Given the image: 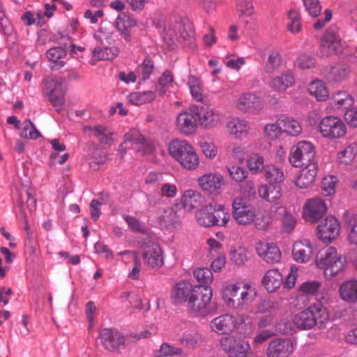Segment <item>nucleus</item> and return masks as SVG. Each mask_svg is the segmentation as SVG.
Here are the masks:
<instances>
[{
    "label": "nucleus",
    "mask_w": 357,
    "mask_h": 357,
    "mask_svg": "<svg viewBox=\"0 0 357 357\" xmlns=\"http://www.w3.org/2000/svg\"><path fill=\"white\" fill-rule=\"evenodd\" d=\"M213 290L211 287H195L194 294L187 304L188 311L195 315L205 317L213 314L217 305L212 302Z\"/></svg>",
    "instance_id": "nucleus-1"
},
{
    "label": "nucleus",
    "mask_w": 357,
    "mask_h": 357,
    "mask_svg": "<svg viewBox=\"0 0 357 357\" xmlns=\"http://www.w3.org/2000/svg\"><path fill=\"white\" fill-rule=\"evenodd\" d=\"M328 320L327 310L321 303H316L294 315L293 322L301 330H309L319 323L322 325ZM321 326H319L321 328Z\"/></svg>",
    "instance_id": "nucleus-2"
},
{
    "label": "nucleus",
    "mask_w": 357,
    "mask_h": 357,
    "mask_svg": "<svg viewBox=\"0 0 357 357\" xmlns=\"http://www.w3.org/2000/svg\"><path fill=\"white\" fill-rule=\"evenodd\" d=\"M169 152L185 169L194 170L199 166V157L193 147L186 141H172L169 146Z\"/></svg>",
    "instance_id": "nucleus-3"
},
{
    "label": "nucleus",
    "mask_w": 357,
    "mask_h": 357,
    "mask_svg": "<svg viewBox=\"0 0 357 357\" xmlns=\"http://www.w3.org/2000/svg\"><path fill=\"white\" fill-rule=\"evenodd\" d=\"M314 156L315 151L312 143L300 142L291 148L289 160L294 167H301L309 163H316Z\"/></svg>",
    "instance_id": "nucleus-4"
},
{
    "label": "nucleus",
    "mask_w": 357,
    "mask_h": 357,
    "mask_svg": "<svg viewBox=\"0 0 357 357\" xmlns=\"http://www.w3.org/2000/svg\"><path fill=\"white\" fill-rule=\"evenodd\" d=\"M319 130L324 137L335 139L341 138L346 135L347 126L340 118L328 116L320 121Z\"/></svg>",
    "instance_id": "nucleus-5"
},
{
    "label": "nucleus",
    "mask_w": 357,
    "mask_h": 357,
    "mask_svg": "<svg viewBox=\"0 0 357 357\" xmlns=\"http://www.w3.org/2000/svg\"><path fill=\"white\" fill-rule=\"evenodd\" d=\"M232 216L238 225H249L256 218V210L245 199L236 197L232 203Z\"/></svg>",
    "instance_id": "nucleus-6"
},
{
    "label": "nucleus",
    "mask_w": 357,
    "mask_h": 357,
    "mask_svg": "<svg viewBox=\"0 0 357 357\" xmlns=\"http://www.w3.org/2000/svg\"><path fill=\"white\" fill-rule=\"evenodd\" d=\"M66 79L61 77H54L46 82V96L56 111L60 112L65 102V91L62 84Z\"/></svg>",
    "instance_id": "nucleus-7"
},
{
    "label": "nucleus",
    "mask_w": 357,
    "mask_h": 357,
    "mask_svg": "<svg viewBox=\"0 0 357 357\" xmlns=\"http://www.w3.org/2000/svg\"><path fill=\"white\" fill-rule=\"evenodd\" d=\"M320 47L322 55L325 56L342 53L343 47L336 27L331 26L326 31L321 37Z\"/></svg>",
    "instance_id": "nucleus-8"
},
{
    "label": "nucleus",
    "mask_w": 357,
    "mask_h": 357,
    "mask_svg": "<svg viewBox=\"0 0 357 357\" xmlns=\"http://www.w3.org/2000/svg\"><path fill=\"white\" fill-rule=\"evenodd\" d=\"M98 339L101 345L110 352H119L125 346L126 337L116 329H101L99 331Z\"/></svg>",
    "instance_id": "nucleus-9"
},
{
    "label": "nucleus",
    "mask_w": 357,
    "mask_h": 357,
    "mask_svg": "<svg viewBox=\"0 0 357 357\" xmlns=\"http://www.w3.org/2000/svg\"><path fill=\"white\" fill-rule=\"evenodd\" d=\"M220 347L229 357H248L250 351L247 342L233 335L222 337Z\"/></svg>",
    "instance_id": "nucleus-10"
},
{
    "label": "nucleus",
    "mask_w": 357,
    "mask_h": 357,
    "mask_svg": "<svg viewBox=\"0 0 357 357\" xmlns=\"http://www.w3.org/2000/svg\"><path fill=\"white\" fill-rule=\"evenodd\" d=\"M318 238L323 243H332L340 230V224L333 216H327L317 227Z\"/></svg>",
    "instance_id": "nucleus-11"
},
{
    "label": "nucleus",
    "mask_w": 357,
    "mask_h": 357,
    "mask_svg": "<svg viewBox=\"0 0 357 357\" xmlns=\"http://www.w3.org/2000/svg\"><path fill=\"white\" fill-rule=\"evenodd\" d=\"M327 206L321 198L308 199L303 207V217L310 223L318 222L326 213Z\"/></svg>",
    "instance_id": "nucleus-12"
},
{
    "label": "nucleus",
    "mask_w": 357,
    "mask_h": 357,
    "mask_svg": "<svg viewBox=\"0 0 357 357\" xmlns=\"http://www.w3.org/2000/svg\"><path fill=\"white\" fill-rule=\"evenodd\" d=\"M236 107L243 113L259 114L263 109L264 100L255 93H245L238 98Z\"/></svg>",
    "instance_id": "nucleus-13"
},
{
    "label": "nucleus",
    "mask_w": 357,
    "mask_h": 357,
    "mask_svg": "<svg viewBox=\"0 0 357 357\" xmlns=\"http://www.w3.org/2000/svg\"><path fill=\"white\" fill-rule=\"evenodd\" d=\"M351 71V67L349 64L337 63L324 68L322 70V74L329 82L340 83L349 77Z\"/></svg>",
    "instance_id": "nucleus-14"
},
{
    "label": "nucleus",
    "mask_w": 357,
    "mask_h": 357,
    "mask_svg": "<svg viewBox=\"0 0 357 357\" xmlns=\"http://www.w3.org/2000/svg\"><path fill=\"white\" fill-rule=\"evenodd\" d=\"M294 351V346L289 339L275 338L272 340L266 349L267 357H289Z\"/></svg>",
    "instance_id": "nucleus-15"
},
{
    "label": "nucleus",
    "mask_w": 357,
    "mask_h": 357,
    "mask_svg": "<svg viewBox=\"0 0 357 357\" xmlns=\"http://www.w3.org/2000/svg\"><path fill=\"white\" fill-rule=\"evenodd\" d=\"M123 219L126 220L129 229L132 231L138 232L147 236L144 238V245L151 244L158 245L160 244L155 235L139 219L128 215H124Z\"/></svg>",
    "instance_id": "nucleus-16"
},
{
    "label": "nucleus",
    "mask_w": 357,
    "mask_h": 357,
    "mask_svg": "<svg viewBox=\"0 0 357 357\" xmlns=\"http://www.w3.org/2000/svg\"><path fill=\"white\" fill-rule=\"evenodd\" d=\"M236 319L230 314H222L213 319L210 324L211 330L219 334H229L236 328Z\"/></svg>",
    "instance_id": "nucleus-17"
},
{
    "label": "nucleus",
    "mask_w": 357,
    "mask_h": 357,
    "mask_svg": "<svg viewBox=\"0 0 357 357\" xmlns=\"http://www.w3.org/2000/svg\"><path fill=\"white\" fill-rule=\"evenodd\" d=\"M198 183L203 191L212 194L222 188L224 185V178L219 174H207L198 178Z\"/></svg>",
    "instance_id": "nucleus-18"
},
{
    "label": "nucleus",
    "mask_w": 357,
    "mask_h": 357,
    "mask_svg": "<svg viewBox=\"0 0 357 357\" xmlns=\"http://www.w3.org/2000/svg\"><path fill=\"white\" fill-rule=\"evenodd\" d=\"M18 207L24 219V229L29 231V227L27 222V214L32 213L36 209V199L29 191L20 193Z\"/></svg>",
    "instance_id": "nucleus-19"
},
{
    "label": "nucleus",
    "mask_w": 357,
    "mask_h": 357,
    "mask_svg": "<svg viewBox=\"0 0 357 357\" xmlns=\"http://www.w3.org/2000/svg\"><path fill=\"white\" fill-rule=\"evenodd\" d=\"M317 163H309L301 170L296 180V185L303 189L312 185L317 174Z\"/></svg>",
    "instance_id": "nucleus-20"
},
{
    "label": "nucleus",
    "mask_w": 357,
    "mask_h": 357,
    "mask_svg": "<svg viewBox=\"0 0 357 357\" xmlns=\"http://www.w3.org/2000/svg\"><path fill=\"white\" fill-rule=\"evenodd\" d=\"M294 82L295 79L293 73L287 70L280 75L273 77L269 83V86L275 91L283 93L288 88L291 87Z\"/></svg>",
    "instance_id": "nucleus-21"
},
{
    "label": "nucleus",
    "mask_w": 357,
    "mask_h": 357,
    "mask_svg": "<svg viewBox=\"0 0 357 357\" xmlns=\"http://www.w3.org/2000/svg\"><path fill=\"white\" fill-rule=\"evenodd\" d=\"M195 113L200 126L204 128H213L219 121L218 114L208 106L197 107Z\"/></svg>",
    "instance_id": "nucleus-22"
},
{
    "label": "nucleus",
    "mask_w": 357,
    "mask_h": 357,
    "mask_svg": "<svg viewBox=\"0 0 357 357\" xmlns=\"http://www.w3.org/2000/svg\"><path fill=\"white\" fill-rule=\"evenodd\" d=\"M177 209H178V208L169 207L163 210L159 216V224L160 227L172 229L180 225L181 221Z\"/></svg>",
    "instance_id": "nucleus-23"
},
{
    "label": "nucleus",
    "mask_w": 357,
    "mask_h": 357,
    "mask_svg": "<svg viewBox=\"0 0 357 357\" xmlns=\"http://www.w3.org/2000/svg\"><path fill=\"white\" fill-rule=\"evenodd\" d=\"M195 287L189 282L178 283L172 294L175 303H188L191 299V295L194 294Z\"/></svg>",
    "instance_id": "nucleus-24"
},
{
    "label": "nucleus",
    "mask_w": 357,
    "mask_h": 357,
    "mask_svg": "<svg viewBox=\"0 0 357 357\" xmlns=\"http://www.w3.org/2000/svg\"><path fill=\"white\" fill-rule=\"evenodd\" d=\"M202 196L195 190H187L182 196L180 204H176V208L181 209L183 208L185 211H190L200 206Z\"/></svg>",
    "instance_id": "nucleus-25"
},
{
    "label": "nucleus",
    "mask_w": 357,
    "mask_h": 357,
    "mask_svg": "<svg viewBox=\"0 0 357 357\" xmlns=\"http://www.w3.org/2000/svg\"><path fill=\"white\" fill-rule=\"evenodd\" d=\"M340 298L349 303H357V280L351 279L343 282L339 287Z\"/></svg>",
    "instance_id": "nucleus-26"
},
{
    "label": "nucleus",
    "mask_w": 357,
    "mask_h": 357,
    "mask_svg": "<svg viewBox=\"0 0 357 357\" xmlns=\"http://www.w3.org/2000/svg\"><path fill=\"white\" fill-rule=\"evenodd\" d=\"M282 64V57L278 50H272L268 53V56L263 66L264 73L271 76L278 72Z\"/></svg>",
    "instance_id": "nucleus-27"
},
{
    "label": "nucleus",
    "mask_w": 357,
    "mask_h": 357,
    "mask_svg": "<svg viewBox=\"0 0 357 357\" xmlns=\"http://www.w3.org/2000/svg\"><path fill=\"white\" fill-rule=\"evenodd\" d=\"M282 275L276 268L268 270L262 279V284L268 292H273L282 284Z\"/></svg>",
    "instance_id": "nucleus-28"
},
{
    "label": "nucleus",
    "mask_w": 357,
    "mask_h": 357,
    "mask_svg": "<svg viewBox=\"0 0 357 357\" xmlns=\"http://www.w3.org/2000/svg\"><path fill=\"white\" fill-rule=\"evenodd\" d=\"M337 256L335 247H323L316 255V264L319 268L324 269L327 267Z\"/></svg>",
    "instance_id": "nucleus-29"
},
{
    "label": "nucleus",
    "mask_w": 357,
    "mask_h": 357,
    "mask_svg": "<svg viewBox=\"0 0 357 357\" xmlns=\"http://www.w3.org/2000/svg\"><path fill=\"white\" fill-rule=\"evenodd\" d=\"M176 126L181 132L186 135L194 132L197 128L195 118L188 112L179 114L176 120Z\"/></svg>",
    "instance_id": "nucleus-30"
},
{
    "label": "nucleus",
    "mask_w": 357,
    "mask_h": 357,
    "mask_svg": "<svg viewBox=\"0 0 357 357\" xmlns=\"http://www.w3.org/2000/svg\"><path fill=\"white\" fill-rule=\"evenodd\" d=\"M258 193L260 197L267 202H273L278 200L282 196V188L280 185L270 183L259 188Z\"/></svg>",
    "instance_id": "nucleus-31"
},
{
    "label": "nucleus",
    "mask_w": 357,
    "mask_h": 357,
    "mask_svg": "<svg viewBox=\"0 0 357 357\" xmlns=\"http://www.w3.org/2000/svg\"><path fill=\"white\" fill-rule=\"evenodd\" d=\"M259 256L268 264H275L280 261L282 252L279 247H256Z\"/></svg>",
    "instance_id": "nucleus-32"
},
{
    "label": "nucleus",
    "mask_w": 357,
    "mask_h": 357,
    "mask_svg": "<svg viewBox=\"0 0 357 357\" xmlns=\"http://www.w3.org/2000/svg\"><path fill=\"white\" fill-rule=\"evenodd\" d=\"M135 25L136 21L125 13L119 15L115 22L116 29L121 33L126 41L130 40V29Z\"/></svg>",
    "instance_id": "nucleus-33"
},
{
    "label": "nucleus",
    "mask_w": 357,
    "mask_h": 357,
    "mask_svg": "<svg viewBox=\"0 0 357 357\" xmlns=\"http://www.w3.org/2000/svg\"><path fill=\"white\" fill-rule=\"evenodd\" d=\"M144 254V259L150 266L159 268L163 264V256L161 247H148Z\"/></svg>",
    "instance_id": "nucleus-34"
},
{
    "label": "nucleus",
    "mask_w": 357,
    "mask_h": 357,
    "mask_svg": "<svg viewBox=\"0 0 357 357\" xmlns=\"http://www.w3.org/2000/svg\"><path fill=\"white\" fill-rule=\"evenodd\" d=\"M346 258L342 255L337 256L335 259L332 261L327 267L324 268V277L330 280L342 273L345 267Z\"/></svg>",
    "instance_id": "nucleus-35"
},
{
    "label": "nucleus",
    "mask_w": 357,
    "mask_h": 357,
    "mask_svg": "<svg viewBox=\"0 0 357 357\" xmlns=\"http://www.w3.org/2000/svg\"><path fill=\"white\" fill-rule=\"evenodd\" d=\"M204 338L202 335L196 329L191 328L183 333L180 338L181 344L188 348H195L202 343Z\"/></svg>",
    "instance_id": "nucleus-36"
},
{
    "label": "nucleus",
    "mask_w": 357,
    "mask_h": 357,
    "mask_svg": "<svg viewBox=\"0 0 357 357\" xmlns=\"http://www.w3.org/2000/svg\"><path fill=\"white\" fill-rule=\"evenodd\" d=\"M213 226H225L230 219V214L223 205L212 203Z\"/></svg>",
    "instance_id": "nucleus-37"
},
{
    "label": "nucleus",
    "mask_w": 357,
    "mask_h": 357,
    "mask_svg": "<svg viewBox=\"0 0 357 357\" xmlns=\"http://www.w3.org/2000/svg\"><path fill=\"white\" fill-rule=\"evenodd\" d=\"M279 125L280 129H282V132H287L291 136H298L302 131L300 123L289 117L281 116L279 119Z\"/></svg>",
    "instance_id": "nucleus-38"
},
{
    "label": "nucleus",
    "mask_w": 357,
    "mask_h": 357,
    "mask_svg": "<svg viewBox=\"0 0 357 357\" xmlns=\"http://www.w3.org/2000/svg\"><path fill=\"white\" fill-rule=\"evenodd\" d=\"M240 290H241V287L236 284H228L223 287L222 297L229 307H236V301L234 298L238 296Z\"/></svg>",
    "instance_id": "nucleus-39"
},
{
    "label": "nucleus",
    "mask_w": 357,
    "mask_h": 357,
    "mask_svg": "<svg viewBox=\"0 0 357 357\" xmlns=\"http://www.w3.org/2000/svg\"><path fill=\"white\" fill-rule=\"evenodd\" d=\"M278 309L279 303L278 301L264 299L257 303L253 310L255 314H264L268 317L276 312Z\"/></svg>",
    "instance_id": "nucleus-40"
},
{
    "label": "nucleus",
    "mask_w": 357,
    "mask_h": 357,
    "mask_svg": "<svg viewBox=\"0 0 357 357\" xmlns=\"http://www.w3.org/2000/svg\"><path fill=\"white\" fill-rule=\"evenodd\" d=\"M227 128L230 134L240 138L243 134L248 132L250 126L245 120L235 118L227 123Z\"/></svg>",
    "instance_id": "nucleus-41"
},
{
    "label": "nucleus",
    "mask_w": 357,
    "mask_h": 357,
    "mask_svg": "<svg viewBox=\"0 0 357 357\" xmlns=\"http://www.w3.org/2000/svg\"><path fill=\"white\" fill-rule=\"evenodd\" d=\"M212 203L203 206L197 213V220L202 226L208 227L213 226Z\"/></svg>",
    "instance_id": "nucleus-42"
},
{
    "label": "nucleus",
    "mask_w": 357,
    "mask_h": 357,
    "mask_svg": "<svg viewBox=\"0 0 357 357\" xmlns=\"http://www.w3.org/2000/svg\"><path fill=\"white\" fill-rule=\"evenodd\" d=\"M119 255L126 257L127 259H131L133 261V267L129 273L128 277L132 280H138L140 275L141 263L137 257V252L126 250L119 252Z\"/></svg>",
    "instance_id": "nucleus-43"
},
{
    "label": "nucleus",
    "mask_w": 357,
    "mask_h": 357,
    "mask_svg": "<svg viewBox=\"0 0 357 357\" xmlns=\"http://www.w3.org/2000/svg\"><path fill=\"white\" fill-rule=\"evenodd\" d=\"M310 93L314 96L318 100L322 101L328 97V91L321 80L312 82L308 87Z\"/></svg>",
    "instance_id": "nucleus-44"
},
{
    "label": "nucleus",
    "mask_w": 357,
    "mask_h": 357,
    "mask_svg": "<svg viewBox=\"0 0 357 357\" xmlns=\"http://www.w3.org/2000/svg\"><path fill=\"white\" fill-rule=\"evenodd\" d=\"M314 255L313 247H293L292 257L298 263H306Z\"/></svg>",
    "instance_id": "nucleus-45"
},
{
    "label": "nucleus",
    "mask_w": 357,
    "mask_h": 357,
    "mask_svg": "<svg viewBox=\"0 0 357 357\" xmlns=\"http://www.w3.org/2000/svg\"><path fill=\"white\" fill-rule=\"evenodd\" d=\"M193 275L200 284L197 287H210L213 280L211 271L207 268H197L193 271Z\"/></svg>",
    "instance_id": "nucleus-46"
},
{
    "label": "nucleus",
    "mask_w": 357,
    "mask_h": 357,
    "mask_svg": "<svg viewBox=\"0 0 357 357\" xmlns=\"http://www.w3.org/2000/svg\"><path fill=\"white\" fill-rule=\"evenodd\" d=\"M118 53L119 49L117 47L101 48L98 47H96L93 51V59L97 61L109 60L116 56Z\"/></svg>",
    "instance_id": "nucleus-47"
},
{
    "label": "nucleus",
    "mask_w": 357,
    "mask_h": 357,
    "mask_svg": "<svg viewBox=\"0 0 357 357\" xmlns=\"http://www.w3.org/2000/svg\"><path fill=\"white\" fill-rule=\"evenodd\" d=\"M264 176L271 183H275L280 185L284 181V174L282 171L273 165L266 166L264 169Z\"/></svg>",
    "instance_id": "nucleus-48"
},
{
    "label": "nucleus",
    "mask_w": 357,
    "mask_h": 357,
    "mask_svg": "<svg viewBox=\"0 0 357 357\" xmlns=\"http://www.w3.org/2000/svg\"><path fill=\"white\" fill-rule=\"evenodd\" d=\"M155 98V95L152 91H144L132 93L129 96V100L135 105H139L149 102Z\"/></svg>",
    "instance_id": "nucleus-49"
},
{
    "label": "nucleus",
    "mask_w": 357,
    "mask_h": 357,
    "mask_svg": "<svg viewBox=\"0 0 357 357\" xmlns=\"http://www.w3.org/2000/svg\"><path fill=\"white\" fill-rule=\"evenodd\" d=\"M289 23L287 25L288 30L292 33H298L301 31V17L296 10H290L288 12Z\"/></svg>",
    "instance_id": "nucleus-50"
},
{
    "label": "nucleus",
    "mask_w": 357,
    "mask_h": 357,
    "mask_svg": "<svg viewBox=\"0 0 357 357\" xmlns=\"http://www.w3.org/2000/svg\"><path fill=\"white\" fill-rule=\"evenodd\" d=\"M182 352L183 351L180 348L174 347L167 343H162L160 346V348L155 351L154 356L155 357H166L175 355H181Z\"/></svg>",
    "instance_id": "nucleus-51"
},
{
    "label": "nucleus",
    "mask_w": 357,
    "mask_h": 357,
    "mask_svg": "<svg viewBox=\"0 0 357 357\" xmlns=\"http://www.w3.org/2000/svg\"><path fill=\"white\" fill-rule=\"evenodd\" d=\"M153 68V61L149 57H146L142 63L137 68V74L142 77V80H146L149 79Z\"/></svg>",
    "instance_id": "nucleus-52"
},
{
    "label": "nucleus",
    "mask_w": 357,
    "mask_h": 357,
    "mask_svg": "<svg viewBox=\"0 0 357 357\" xmlns=\"http://www.w3.org/2000/svg\"><path fill=\"white\" fill-rule=\"evenodd\" d=\"M356 155V146L350 144L338 153V159L342 164H351Z\"/></svg>",
    "instance_id": "nucleus-53"
},
{
    "label": "nucleus",
    "mask_w": 357,
    "mask_h": 357,
    "mask_svg": "<svg viewBox=\"0 0 357 357\" xmlns=\"http://www.w3.org/2000/svg\"><path fill=\"white\" fill-rule=\"evenodd\" d=\"M231 253V260L238 265H242L249 259L248 250L246 247H235Z\"/></svg>",
    "instance_id": "nucleus-54"
},
{
    "label": "nucleus",
    "mask_w": 357,
    "mask_h": 357,
    "mask_svg": "<svg viewBox=\"0 0 357 357\" xmlns=\"http://www.w3.org/2000/svg\"><path fill=\"white\" fill-rule=\"evenodd\" d=\"M236 9L239 17L252 16L255 13L253 0H237Z\"/></svg>",
    "instance_id": "nucleus-55"
},
{
    "label": "nucleus",
    "mask_w": 357,
    "mask_h": 357,
    "mask_svg": "<svg viewBox=\"0 0 357 357\" xmlns=\"http://www.w3.org/2000/svg\"><path fill=\"white\" fill-rule=\"evenodd\" d=\"M21 136L25 139H36L40 137V134L30 120L24 122V128Z\"/></svg>",
    "instance_id": "nucleus-56"
},
{
    "label": "nucleus",
    "mask_w": 357,
    "mask_h": 357,
    "mask_svg": "<svg viewBox=\"0 0 357 357\" xmlns=\"http://www.w3.org/2000/svg\"><path fill=\"white\" fill-rule=\"evenodd\" d=\"M264 158L259 155H255L250 157L247 162L250 170L255 174L261 172H264L266 167H264Z\"/></svg>",
    "instance_id": "nucleus-57"
},
{
    "label": "nucleus",
    "mask_w": 357,
    "mask_h": 357,
    "mask_svg": "<svg viewBox=\"0 0 357 357\" xmlns=\"http://www.w3.org/2000/svg\"><path fill=\"white\" fill-rule=\"evenodd\" d=\"M227 169L231 178L236 182H241L248 176V172L243 167L232 166L227 167Z\"/></svg>",
    "instance_id": "nucleus-58"
},
{
    "label": "nucleus",
    "mask_w": 357,
    "mask_h": 357,
    "mask_svg": "<svg viewBox=\"0 0 357 357\" xmlns=\"http://www.w3.org/2000/svg\"><path fill=\"white\" fill-rule=\"evenodd\" d=\"M305 9L312 17H317L321 12L319 0H303Z\"/></svg>",
    "instance_id": "nucleus-59"
},
{
    "label": "nucleus",
    "mask_w": 357,
    "mask_h": 357,
    "mask_svg": "<svg viewBox=\"0 0 357 357\" xmlns=\"http://www.w3.org/2000/svg\"><path fill=\"white\" fill-rule=\"evenodd\" d=\"M321 284L319 282L313 280L303 282L299 290L306 294H316L320 289Z\"/></svg>",
    "instance_id": "nucleus-60"
},
{
    "label": "nucleus",
    "mask_w": 357,
    "mask_h": 357,
    "mask_svg": "<svg viewBox=\"0 0 357 357\" xmlns=\"http://www.w3.org/2000/svg\"><path fill=\"white\" fill-rule=\"evenodd\" d=\"M160 185L161 187L159 191V195L161 197L174 198L176 195L177 188L176 185L166 183L164 181Z\"/></svg>",
    "instance_id": "nucleus-61"
},
{
    "label": "nucleus",
    "mask_w": 357,
    "mask_h": 357,
    "mask_svg": "<svg viewBox=\"0 0 357 357\" xmlns=\"http://www.w3.org/2000/svg\"><path fill=\"white\" fill-rule=\"evenodd\" d=\"M297 66L303 70L314 68L316 64L315 59L310 55H302L296 60Z\"/></svg>",
    "instance_id": "nucleus-62"
},
{
    "label": "nucleus",
    "mask_w": 357,
    "mask_h": 357,
    "mask_svg": "<svg viewBox=\"0 0 357 357\" xmlns=\"http://www.w3.org/2000/svg\"><path fill=\"white\" fill-rule=\"evenodd\" d=\"M66 50L63 47H55L50 49L47 52V57L52 62H56L59 59L66 55Z\"/></svg>",
    "instance_id": "nucleus-63"
},
{
    "label": "nucleus",
    "mask_w": 357,
    "mask_h": 357,
    "mask_svg": "<svg viewBox=\"0 0 357 357\" xmlns=\"http://www.w3.org/2000/svg\"><path fill=\"white\" fill-rule=\"evenodd\" d=\"M200 147L206 158L212 159L218 154V149L213 143L206 141L201 142Z\"/></svg>",
    "instance_id": "nucleus-64"
}]
</instances>
